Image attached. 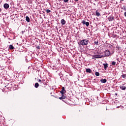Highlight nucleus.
Listing matches in <instances>:
<instances>
[{"instance_id": "obj_1", "label": "nucleus", "mask_w": 126, "mask_h": 126, "mask_svg": "<svg viewBox=\"0 0 126 126\" xmlns=\"http://www.w3.org/2000/svg\"><path fill=\"white\" fill-rule=\"evenodd\" d=\"M89 43V40L88 39H84L80 41L79 45H81L82 46H86L88 45Z\"/></svg>"}, {"instance_id": "obj_2", "label": "nucleus", "mask_w": 126, "mask_h": 126, "mask_svg": "<svg viewBox=\"0 0 126 126\" xmlns=\"http://www.w3.org/2000/svg\"><path fill=\"white\" fill-rule=\"evenodd\" d=\"M38 82L40 84L39 86H43V85H47L46 84V80L45 79H39L38 80Z\"/></svg>"}, {"instance_id": "obj_3", "label": "nucleus", "mask_w": 126, "mask_h": 126, "mask_svg": "<svg viewBox=\"0 0 126 126\" xmlns=\"http://www.w3.org/2000/svg\"><path fill=\"white\" fill-rule=\"evenodd\" d=\"M102 58H104V56H103V55H101L98 54V55H93L92 59L94 60H96V59H101Z\"/></svg>"}, {"instance_id": "obj_4", "label": "nucleus", "mask_w": 126, "mask_h": 126, "mask_svg": "<svg viewBox=\"0 0 126 126\" xmlns=\"http://www.w3.org/2000/svg\"><path fill=\"white\" fill-rule=\"evenodd\" d=\"M104 55H103V58H105V57H109L110 56V51L109 50H106L104 51Z\"/></svg>"}, {"instance_id": "obj_5", "label": "nucleus", "mask_w": 126, "mask_h": 126, "mask_svg": "<svg viewBox=\"0 0 126 126\" xmlns=\"http://www.w3.org/2000/svg\"><path fill=\"white\" fill-rule=\"evenodd\" d=\"M108 20H109V22L111 21H115V17H114L112 16H110L107 18Z\"/></svg>"}, {"instance_id": "obj_6", "label": "nucleus", "mask_w": 126, "mask_h": 126, "mask_svg": "<svg viewBox=\"0 0 126 126\" xmlns=\"http://www.w3.org/2000/svg\"><path fill=\"white\" fill-rule=\"evenodd\" d=\"M81 23L82 24H83V25H86L87 27H88V26H89V23L88 22H86L84 20H83L82 22H81Z\"/></svg>"}, {"instance_id": "obj_7", "label": "nucleus", "mask_w": 126, "mask_h": 126, "mask_svg": "<svg viewBox=\"0 0 126 126\" xmlns=\"http://www.w3.org/2000/svg\"><path fill=\"white\" fill-rule=\"evenodd\" d=\"M3 7L5 9H7V8H9V5L7 3H5L4 4Z\"/></svg>"}, {"instance_id": "obj_8", "label": "nucleus", "mask_w": 126, "mask_h": 126, "mask_svg": "<svg viewBox=\"0 0 126 126\" xmlns=\"http://www.w3.org/2000/svg\"><path fill=\"white\" fill-rule=\"evenodd\" d=\"M61 23L62 24V25H64V24L66 23L65 20H64V19H62Z\"/></svg>"}, {"instance_id": "obj_9", "label": "nucleus", "mask_w": 126, "mask_h": 126, "mask_svg": "<svg viewBox=\"0 0 126 126\" xmlns=\"http://www.w3.org/2000/svg\"><path fill=\"white\" fill-rule=\"evenodd\" d=\"M95 15L96 16H100L101 15V14L98 12V10H96L95 11Z\"/></svg>"}, {"instance_id": "obj_10", "label": "nucleus", "mask_w": 126, "mask_h": 126, "mask_svg": "<svg viewBox=\"0 0 126 126\" xmlns=\"http://www.w3.org/2000/svg\"><path fill=\"white\" fill-rule=\"evenodd\" d=\"M100 82H101V83H106V82H107V79H101L100 80Z\"/></svg>"}, {"instance_id": "obj_11", "label": "nucleus", "mask_w": 126, "mask_h": 126, "mask_svg": "<svg viewBox=\"0 0 126 126\" xmlns=\"http://www.w3.org/2000/svg\"><path fill=\"white\" fill-rule=\"evenodd\" d=\"M86 72H89V73H91V72L92 71L91 70V69H90V68H86Z\"/></svg>"}, {"instance_id": "obj_12", "label": "nucleus", "mask_w": 126, "mask_h": 126, "mask_svg": "<svg viewBox=\"0 0 126 126\" xmlns=\"http://www.w3.org/2000/svg\"><path fill=\"white\" fill-rule=\"evenodd\" d=\"M26 21H27V22H30V18H29V17H28V16H27L26 17Z\"/></svg>"}, {"instance_id": "obj_13", "label": "nucleus", "mask_w": 126, "mask_h": 126, "mask_svg": "<svg viewBox=\"0 0 126 126\" xmlns=\"http://www.w3.org/2000/svg\"><path fill=\"white\" fill-rule=\"evenodd\" d=\"M9 50H13L14 49V47L12 45H10L9 46Z\"/></svg>"}, {"instance_id": "obj_14", "label": "nucleus", "mask_w": 126, "mask_h": 126, "mask_svg": "<svg viewBox=\"0 0 126 126\" xmlns=\"http://www.w3.org/2000/svg\"><path fill=\"white\" fill-rule=\"evenodd\" d=\"M120 89H121L122 90H126V87L125 86H120Z\"/></svg>"}, {"instance_id": "obj_15", "label": "nucleus", "mask_w": 126, "mask_h": 126, "mask_svg": "<svg viewBox=\"0 0 126 126\" xmlns=\"http://www.w3.org/2000/svg\"><path fill=\"white\" fill-rule=\"evenodd\" d=\"M104 65V69H107V67H108V63H106L105 64H103Z\"/></svg>"}, {"instance_id": "obj_16", "label": "nucleus", "mask_w": 126, "mask_h": 126, "mask_svg": "<svg viewBox=\"0 0 126 126\" xmlns=\"http://www.w3.org/2000/svg\"><path fill=\"white\" fill-rule=\"evenodd\" d=\"M34 87L35 88H38L39 87V83H36L34 85Z\"/></svg>"}, {"instance_id": "obj_17", "label": "nucleus", "mask_w": 126, "mask_h": 126, "mask_svg": "<svg viewBox=\"0 0 126 126\" xmlns=\"http://www.w3.org/2000/svg\"><path fill=\"white\" fill-rule=\"evenodd\" d=\"M121 77H123V78H126V74H123L121 75Z\"/></svg>"}, {"instance_id": "obj_18", "label": "nucleus", "mask_w": 126, "mask_h": 126, "mask_svg": "<svg viewBox=\"0 0 126 126\" xmlns=\"http://www.w3.org/2000/svg\"><path fill=\"white\" fill-rule=\"evenodd\" d=\"M121 9H122L123 10L126 11V6H123V7H121Z\"/></svg>"}, {"instance_id": "obj_19", "label": "nucleus", "mask_w": 126, "mask_h": 126, "mask_svg": "<svg viewBox=\"0 0 126 126\" xmlns=\"http://www.w3.org/2000/svg\"><path fill=\"white\" fill-rule=\"evenodd\" d=\"M95 74L96 76H99V75H100V73H99V72H95Z\"/></svg>"}, {"instance_id": "obj_20", "label": "nucleus", "mask_w": 126, "mask_h": 126, "mask_svg": "<svg viewBox=\"0 0 126 126\" xmlns=\"http://www.w3.org/2000/svg\"><path fill=\"white\" fill-rule=\"evenodd\" d=\"M94 44H95V45H96V46H98V44H99V42H98V41H95L94 42Z\"/></svg>"}, {"instance_id": "obj_21", "label": "nucleus", "mask_w": 126, "mask_h": 126, "mask_svg": "<svg viewBox=\"0 0 126 126\" xmlns=\"http://www.w3.org/2000/svg\"><path fill=\"white\" fill-rule=\"evenodd\" d=\"M62 91H63V92H64L65 93V92H66V91H65V90L64 89V87H62Z\"/></svg>"}, {"instance_id": "obj_22", "label": "nucleus", "mask_w": 126, "mask_h": 126, "mask_svg": "<svg viewBox=\"0 0 126 126\" xmlns=\"http://www.w3.org/2000/svg\"><path fill=\"white\" fill-rule=\"evenodd\" d=\"M5 87L7 89H9L10 88V87H9V84H8L7 86H6Z\"/></svg>"}, {"instance_id": "obj_23", "label": "nucleus", "mask_w": 126, "mask_h": 126, "mask_svg": "<svg viewBox=\"0 0 126 126\" xmlns=\"http://www.w3.org/2000/svg\"><path fill=\"white\" fill-rule=\"evenodd\" d=\"M46 12L47 13H50V12H51V10L47 9Z\"/></svg>"}, {"instance_id": "obj_24", "label": "nucleus", "mask_w": 126, "mask_h": 126, "mask_svg": "<svg viewBox=\"0 0 126 126\" xmlns=\"http://www.w3.org/2000/svg\"><path fill=\"white\" fill-rule=\"evenodd\" d=\"M60 93H61L62 95H63V94H64L65 93H64V92H63L62 90H61L60 91Z\"/></svg>"}, {"instance_id": "obj_25", "label": "nucleus", "mask_w": 126, "mask_h": 126, "mask_svg": "<svg viewBox=\"0 0 126 126\" xmlns=\"http://www.w3.org/2000/svg\"><path fill=\"white\" fill-rule=\"evenodd\" d=\"M62 97H63L64 99H65V98H66V96H65V95H64V94H62Z\"/></svg>"}, {"instance_id": "obj_26", "label": "nucleus", "mask_w": 126, "mask_h": 126, "mask_svg": "<svg viewBox=\"0 0 126 126\" xmlns=\"http://www.w3.org/2000/svg\"><path fill=\"white\" fill-rule=\"evenodd\" d=\"M112 65H116V62H112Z\"/></svg>"}, {"instance_id": "obj_27", "label": "nucleus", "mask_w": 126, "mask_h": 126, "mask_svg": "<svg viewBox=\"0 0 126 126\" xmlns=\"http://www.w3.org/2000/svg\"><path fill=\"white\" fill-rule=\"evenodd\" d=\"M59 99H60V100H63V99H64L63 97V96L60 97H59Z\"/></svg>"}, {"instance_id": "obj_28", "label": "nucleus", "mask_w": 126, "mask_h": 126, "mask_svg": "<svg viewBox=\"0 0 126 126\" xmlns=\"http://www.w3.org/2000/svg\"><path fill=\"white\" fill-rule=\"evenodd\" d=\"M69 0H63L64 2H68Z\"/></svg>"}, {"instance_id": "obj_29", "label": "nucleus", "mask_w": 126, "mask_h": 126, "mask_svg": "<svg viewBox=\"0 0 126 126\" xmlns=\"http://www.w3.org/2000/svg\"><path fill=\"white\" fill-rule=\"evenodd\" d=\"M37 49H38V50H40V46H38L36 47Z\"/></svg>"}, {"instance_id": "obj_30", "label": "nucleus", "mask_w": 126, "mask_h": 126, "mask_svg": "<svg viewBox=\"0 0 126 126\" xmlns=\"http://www.w3.org/2000/svg\"><path fill=\"white\" fill-rule=\"evenodd\" d=\"M124 15H125V16L126 17V12H125L124 13Z\"/></svg>"}, {"instance_id": "obj_31", "label": "nucleus", "mask_w": 126, "mask_h": 126, "mask_svg": "<svg viewBox=\"0 0 126 126\" xmlns=\"http://www.w3.org/2000/svg\"><path fill=\"white\" fill-rule=\"evenodd\" d=\"M79 0H75V1H78Z\"/></svg>"}, {"instance_id": "obj_32", "label": "nucleus", "mask_w": 126, "mask_h": 126, "mask_svg": "<svg viewBox=\"0 0 126 126\" xmlns=\"http://www.w3.org/2000/svg\"><path fill=\"white\" fill-rule=\"evenodd\" d=\"M116 4H118V2H116Z\"/></svg>"}, {"instance_id": "obj_33", "label": "nucleus", "mask_w": 126, "mask_h": 126, "mask_svg": "<svg viewBox=\"0 0 126 126\" xmlns=\"http://www.w3.org/2000/svg\"><path fill=\"white\" fill-rule=\"evenodd\" d=\"M22 33H24V32H23V31H22Z\"/></svg>"}, {"instance_id": "obj_34", "label": "nucleus", "mask_w": 126, "mask_h": 126, "mask_svg": "<svg viewBox=\"0 0 126 126\" xmlns=\"http://www.w3.org/2000/svg\"><path fill=\"white\" fill-rule=\"evenodd\" d=\"M121 0L124 1V0Z\"/></svg>"}]
</instances>
